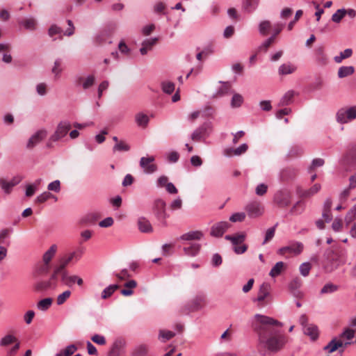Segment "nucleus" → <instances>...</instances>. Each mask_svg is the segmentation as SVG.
<instances>
[{"instance_id":"nucleus-1","label":"nucleus","mask_w":356,"mask_h":356,"mask_svg":"<svg viewBox=\"0 0 356 356\" xmlns=\"http://www.w3.org/2000/svg\"><path fill=\"white\" fill-rule=\"evenodd\" d=\"M254 318L253 327L258 335L259 343L273 353L284 349L289 338L280 330L282 323L272 317L259 314L254 316Z\"/></svg>"},{"instance_id":"nucleus-2","label":"nucleus","mask_w":356,"mask_h":356,"mask_svg":"<svg viewBox=\"0 0 356 356\" xmlns=\"http://www.w3.org/2000/svg\"><path fill=\"white\" fill-rule=\"evenodd\" d=\"M323 268L327 273H331L338 268L341 264L340 256L333 250H329L325 253Z\"/></svg>"},{"instance_id":"nucleus-3","label":"nucleus","mask_w":356,"mask_h":356,"mask_svg":"<svg viewBox=\"0 0 356 356\" xmlns=\"http://www.w3.org/2000/svg\"><path fill=\"white\" fill-rule=\"evenodd\" d=\"M57 286V277L55 275L51 274L47 280L36 279L33 284V289L36 292H44L49 290L55 289Z\"/></svg>"},{"instance_id":"nucleus-4","label":"nucleus","mask_w":356,"mask_h":356,"mask_svg":"<svg viewBox=\"0 0 356 356\" xmlns=\"http://www.w3.org/2000/svg\"><path fill=\"white\" fill-rule=\"evenodd\" d=\"M71 128V124L69 121H61L58 123L55 132L50 136L47 147H51V143L56 142L60 139L65 137Z\"/></svg>"},{"instance_id":"nucleus-5","label":"nucleus","mask_w":356,"mask_h":356,"mask_svg":"<svg viewBox=\"0 0 356 356\" xmlns=\"http://www.w3.org/2000/svg\"><path fill=\"white\" fill-rule=\"evenodd\" d=\"M270 286L266 282H264L259 287L257 293V297L253 300L254 302H258V306L263 307L270 302Z\"/></svg>"},{"instance_id":"nucleus-6","label":"nucleus","mask_w":356,"mask_h":356,"mask_svg":"<svg viewBox=\"0 0 356 356\" xmlns=\"http://www.w3.org/2000/svg\"><path fill=\"white\" fill-rule=\"evenodd\" d=\"M206 305V298L204 295H197L191 300L183 309V314H188L202 309Z\"/></svg>"},{"instance_id":"nucleus-7","label":"nucleus","mask_w":356,"mask_h":356,"mask_svg":"<svg viewBox=\"0 0 356 356\" xmlns=\"http://www.w3.org/2000/svg\"><path fill=\"white\" fill-rule=\"evenodd\" d=\"M247 215L250 218L261 217L264 213V207L258 201H252L245 207Z\"/></svg>"},{"instance_id":"nucleus-8","label":"nucleus","mask_w":356,"mask_h":356,"mask_svg":"<svg viewBox=\"0 0 356 356\" xmlns=\"http://www.w3.org/2000/svg\"><path fill=\"white\" fill-rule=\"evenodd\" d=\"M337 121L341 124H346L356 118V106L347 109L341 108L337 113Z\"/></svg>"},{"instance_id":"nucleus-9","label":"nucleus","mask_w":356,"mask_h":356,"mask_svg":"<svg viewBox=\"0 0 356 356\" xmlns=\"http://www.w3.org/2000/svg\"><path fill=\"white\" fill-rule=\"evenodd\" d=\"M212 131V124L211 122H205L196 129L191 134V139L197 142L204 139L209 136Z\"/></svg>"},{"instance_id":"nucleus-10","label":"nucleus","mask_w":356,"mask_h":356,"mask_svg":"<svg viewBox=\"0 0 356 356\" xmlns=\"http://www.w3.org/2000/svg\"><path fill=\"white\" fill-rule=\"evenodd\" d=\"M154 156H143L140 159V166L146 174H152L157 170V165L154 163Z\"/></svg>"},{"instance_id":"nucleus-11","label":"nucleus","mask_w":356,"mask_h":356,"mask_svg":"<svg viewBox=\"0 0 356 356\" xmlns=\"http://www.w3.org/2000/svg\"><path fill=\"white\" fill-rule=\"evenodd\" d=\"M304 248V245L301 242L293 241L288 245L284 246L277 250L278 254L284 255L286 253H290L294 255L300 254Z\"/></svg>"},{"instance_id":"nucleus-12","label":"nucleus","mask_w":356,"mask_h":356,"mask_svg":"<svg viewBox=\"0 0 356 356\" xmlns=\"http://www.w3.org/2000/svg\"><path fill=\"white\" fill-rule=\"evenodd\" d=\"M165 202L161 199L156 200L154 202V213L164 226L167 225L166 218L169 216L165 211Z\"/></svg>"},{"instance_id":"nucleus-13","label":"nucleus","mask_w":356,"mask_h":356,"mask_svg":"<svg viewBox=\"0 0 356 356\" xmlns=\"http://www.w3.org/2000/svg\"><path fill=\"white\" fill-rule=\"evenodd\" d=\"M275 204L280 207H286L291 204V195L288 191H279L273 197Z\"/></svg>"},{"instance_id":"nucleus-14","label":"nucleus","mask_w":356,"mask_h":356,"mask_svg":"<svg viewBox=\"0 0 356 356\" xmlns=\"http://www.w3.org/2000/svg\"><path fill=\"white\" fill-rule=\"evenodd\" d=\"M343 164L349 169H356V145L353 146L343 159Z\"/></svg>"},{"instance_id":"nucleus-15","label":"nucleus","mask_w":356,"mask_h":356,"mask_svg":"<svg viewBox=\"0 0 356 356\" xmlns=\"http://www.w3.org/2000/svg\"><path fill=\"white\" fill-rule=\"evenodd\" d=\"M47 136V131L45 129L38 130L35 132L28 140L26 147L28 149H32L42 140H44Z\"/></svg>"},{"instance_id":"nucleus-16","label":"nucleus","mask_w":356,"mask_h":356,"mask_svg":"<svg viewBox=\"0 0 356 356\" xmlns=\"http://www.w3.org/2000/svg\"><path fill=\"white\" fill-rule=\"evenodd\" d=\"M229 226L230 225L225 221L217 222L211 227V235L216 237H220Z\"/></svg>"},{"instance_id":"nucleus-17","label":"nucleus","mask_w":356,"mask_h":356,"mask_svg":"<svg viewBox=\"0 0 356 356\" xmlns=\"http://www.w3.org/2000/svg\"><path fill=\"white\" fill-rule=\"evenodd\" d=\"M51 266H48L46 264L42 262L38 263L33 270V276L35 279L40 278L41 277L45 276L49 272Z\"/></svg>"},{"instance_id":"nucleus-18","label":"nucleus","mask_w":356,"mask_h":356,"mask_svg":"<svg viewBox=\"0 0 356 356\" xmlns=\"http://www.w3.org/2000/svg\"><path fill=\"white\" fill-rule=\"evenodd\" d=\"M76 253L74 252L70 253L68 257H63L59 260V264L58 266H56L53 272V275H55V276L57 277L58 275L65 271L64 269L65 267L68 265V264L73 259V258L75 257Z\"/></svg>"},{"instance_id":"nucleus-19","label":"nucleus","mask_w":356,"mask_h":356,"mask_svg":"<svg viewBox=\"0 0 356 356\" xmlns=\"http://www.w3.org/2000/svg\"><path fill=\"white\" fill-rule=\"evenodd\" d=\"M315 61L318 65L324 66L328 63V58L325 53L323 47H318L314 51Z\"/></svg>"},{"instance_id":"nucleus-20","label":"nucleus","mask_w":356,"mask_h":356,"mask_svg":"<svg viewBox=\"0 0 356 356\" xmlns=\"http://www.w3.org/2000/svg\"><path fill=\"white\" fill-rule=\"evenodd\" d=\"M95 78L93 75H89L86 78L83 76H77L75 79V84L76 86L82 85L84 90L90 88L95 83Z\"/></svg>"},{"instance_id":"nucleus-21","label":"nucleus","mask_w":356,"mask_h":356,"mask_svg":"<svg viewBox=\"0 0 356 356\" xmlns=\"http://www.w3.org/2000/svg\"><path fill=\"white\" fill-rule=\"evenodd\" d=\"M342 347L343 341L341 339L334 338L323 348V350L329 353H332L338 349L339 350Z\"/></svg>"},{"instance_id":"nucleus-22","label":"nucleus","mask_w":356,"mask_h":356,"mask_svg":"<svg viewBox=\"0 0 356 356\" xmlns=\"http://www.w3.org/2000/svg\"><path fill=\"white\" fill-rule=\"evenodd\" d=\"M203 236V234L201 231H191L181 235L179 238V241H193L200 240Z\"/></svg>"},{"instance_id":"nucleus-23","label":"nucleus","mask_w":356,"mask_h":356,"mask_svg":"<svg viewBox=\"0 0 356 356\" xmlns=\"http://www.w3.org/2000/svg\"><path fill=\"white\" fill-rule=\"evenodd\" d=\"M124 345V342L123 340L116 339L111 348V350L108 353V356H120L122 351Z\"/></svg>"},{"instance_id":"nucleus-24","label":"nucleus","mask_w":356,"mask_h":356,"mask_svg":"<svg viewBox=\"0 0 356 356\" xmlns=\"http://www.w3.org/2000/svg\"><path fill=\"white\" fill-rule=\"evenodd\" d=\"M57 251V246L52 245L42 255V263L46 264L48 266H51L50 262L54 257Z\"/></svg>"},{"instance_id":"nucleus-25","label":"nucleus","mask_w":356,"mask_h":356,"mask_svg":"<svg viewBox=\"0 0 356 356\" xmlns=\"http://www.w3.org/2000/svg\"><path fill=\"white\" fill-rule=\"evenodd\" d=\"M57 251V246L52 245L42 255V263L46 264L48 266H51L50 262L54 257Z\"/></svg>"},{"instance_id":"nucleus-26","label":"nucleus","mask_w":356,"mask_h":356,"mask_svg":"<svg viewBox=\"0 0 356 356\" xmlns=\"http://www.w3.org/2000/svg\"><path fill=\"white\" fill-rule=\"evenodd\" d=\"M200 248V244L197 243H190L188 246L184 247L183 250L185 254L190 257H195L199 253Z\"/></svg>"},{"instance_id":"nucleus-27","label":"nucleus","mask_w":356,"mask_h":356,"mask_svg":"<svg viewBox=\"0 0 356 356\" xmlns=\"http://www.w3.org/2000/svg\"><path fill=\"white\" fill-rule=\"evenodd\" d=\"M234 91L232 90V85L229 82H223L221 86L214 94L215 97H220L224 95L232 94Z\"/></svg>"},{"instance_id":"nucleus-28","label":"nucleus","mask_w":356,"mask_h":356,"mask_svg":"<svg viewBox=\"0 0 356 356\" xmlns=\"http://www.w3.org/2000/svg\"><path fill=\"white\" fill-rule=\"evenodd\" d=\"M21 181V179L15 177L10 181H6L5 180H1V186L2 189L6 193H9L13 188L19 184Z\"/></svg>"},{"instance_id":"nucleus-29","label":"nucleus","mask_w":356,"mask_h":356,"mask_svg":"<svg viewBox=\"0 0 356 356\" xmlns=\"http://www.w3.org/2000/svg\"><path fill=\"white\" fill-rule=\"evenodd\" d=\"M259 0H243L242 8L244 11L251 13L257 8Z\"/></svg>"},{"instance_id":"nucleus-30","label":"nucleus","mask_w":356,"mask_h":356,"mask_svg":"<svg viewBox=\"0 0 356 356\" xmlns=\"http://www.w3.org/2000/svg\"><path fill=\"white\" fill-rule=\"evenodd\" d=\"M303 332L305 334L309 336L312 340H316L318 337V327L314 324L305 326Z\"/></svg>"},{"instance_id":"nucleus-31","label":"nucleus","mask_w":356,"mask_h":356,"mask_svg":"<svg viewBox=\"0 0 356 356\" xmlns=\"http://www.w3.org/2000/svg\"><path fill=\"white\" fill-rule=\"evenodd\" d=\"M246 238V234L244 232L238 233L235 235H227L225 238L231 241L232 245H238V244L242 243Z\"/></svg>"},{"instance_id":"nucleus-32","label":"nucleus","mask_w":356,"mask_h":356,"mask_svg":"<svg viewBox=\"0 0 356 356\" xmlns=\"http://www.w3.org/2000/svg\"><path fill=\"white\" fill-rule=\"evenodd\" d=\"M297 175V170L294 168H287L280 172V178L282 181H289L294 179Z\"/></svg>"},{"instance_id":"nucleus-33","label":"nucleus","mask_w":356,"mask_h":356,"mask_svg":"<svg viewBox=\"0 0 356 356\" xmlns=\"http://www.w3.org/2000/svg\"><path fill=\"white\" fill-rule=\"evenodd\" d=\"M321 186L320 184H315L310 188L302 191L301 193H300V195L305 198L310 197L316 194L321 190Z\"/></svg>"},{"instance_id":"nucleus-34","label":"nucleus","mask_w":356,"mask_h":356,"mask_svg":"<svg viewBox=\"0 0 356 356\" xmlns=\"http://www.w3.org/2000/svg\"><path fill=\"white\" fill-rule=\"evenodd\" d=\"M355 67L353 66H341L339 68L337 75L339 79H343L353 74Z\"/></svg>"},{"instance_id":"nucleus-35","label":"nucleus","mask_w":356,"mask_h":356,"mask_svg":"<svg viewBox=\"0 0 356 356\" xmlns=\"http://www.w3.org/2000/svg\"><path fill=\"white\" fill-rule=\"evenodd\" d=\"M296 92L293 90L287 91L280 99L279 106H287L292 103Z\"/></svg>"},{"instance_id":"nucleus-36","label":"nucleus","mask_w":356,"mask_h":356,"mask_svg":"<svg viewBox=\"0 0 356 356\" xmlns=\"http://www.w3.org/2000/svg\"><path fill=\"white\" fill-rule=\"evenodd\" d=\"M138 228L142 232H152V227L147 219L140 218L138 222Z\"/></svg>"},{"instance_id":"nucleus-37","label":"nucleus","mask_w":356,"mask_h":356,"mask_svg":"<svg viewBox=\"0 0 356 356\" xmlns=\"http://www.w3.org/2000/svg\"><path fill=\"white\" fill-rule=\"evenodd\" d=\"M53 299L51 298H46L40 300L37 303V308L40 311L45 312L51 306Z\"/></svg>"},{"instance_id":"nucleus-38","label":"nucleus","mask_w":356,"mask_h":356,"mask_svg":"<svg viewBox=\"0 0 356 356\" xmlns=\"http://www.w3.org/2000/svg\"><path fill=\"white\" fill-rule=\"evenodd\" d=\"M284 268V263L283 261H278L272 268L269 273V275L272 277L278 276Z\"/></svg>"},{"instance_id":"nucleus-39","label":"nucleus","mask_w":356,"mask_h":356,"mask_svg":"<svg viewBox=\"0 0 356 356\" xmlns=\"http://www.w3.org/2000/svg\"><path fill=\"white\" fill-rule=\"evenodd\" d=\"M137 124L140 127H145L149 122V118L147 115L139 113L135 117Z\"/></svg>"},{"instance_id":"nucleus-40","label":"nucleus","mask_w":356,"mask_h":356,"mask_svg":"<svg viewBox=\"0 0 356 356\" xmlns=\"http://www.w3.org/2000/svg\"><path fill=\"white\" fill-rule=\"evenodd\" d=\"M243 103V97L241 95L238 93H234L231 99V107L232 108H238Z\"/></svg>"},{"instance_id":"nucleus-41","label":"nucleus","mask_w":356,"mask_h":356,"mask_svg":"<svg viewBox=\"0 0 356 356\" xmlns=\"http://www.w3.org/2000/svg\"><path fill=\"white\" fill-rule=\"evenodd\" d=\"M119 288L118 284H111L105 288L102 292V298L106 299L112 296L116 289Z\"/></svg>"},{"instance_id":"nucleus-42","label":"nucleus","mask_w":356,"mask_h":356,"mask_svg":"<svg viewBox=\"0 0 356 356\" xmlns=\"http://www.w3.org/2000/svg\"><path fill=\"white\" fill-rule=\"evenodd\" d=\"M352 54L353 50L351 49H346L343 51L341 52L339 56H336L334 60L337 63H340L343 59L350 58Z\"/></svg>"},{"instance_id":"nucleus-43","label":"nucleus","mask_w":356,"mask_h":356,"mask_svg":"<svg viewBox=\"0 0 356 356\" xmlns=\"http://www.w3.org/2000/svg\"><path fill=\"white\" fill-rule=\"evenodd\" d=\"M76 349V347L72 344L67 346L64 350H62L59 353H56L55 356H70L74 353Z\"/></svg>"},{"instance_id":"nucleus-44","label":"nucleus","mask_w":356,"mask_h":356,"mask_svg":"<svg viewBox=\"0 0 356 356\" xmlns=\"http://www.w3.org/2000/svg\"><path fill=\"white\" fill-rule=\"evenodd\" d=\"M161 89L163 92L170 95L175 90V83L168 81H163L161 83Z\"/></svg>"},{"instance_id":"nucleus-45","label":"nucleus","mask_w":356,"mask_h":356,"mask_svg":"<svg viewBox=\"0 0 356 356\" xmlns=\"http://www.w3.org/2000/svg\"><path fill=\"white\" fill-rule=\"evenodd\" d=\"M17 342H18V339L15 336L11 335V334H7L1 339L0 346H6L13 343H17Z\"/></svg>"},{"instance_id":"nucleus-46","label":"nucleus","mask_w":356,"mask_h":356,"mask_svg":"<svg viewBox=\"0 0 356 356\" xmlns=\"http://www.w3.org/2000/svg\"><path fill=\"white\" fill-rule=\"evenodd\" d=\"M296 68L290 64H282L279 67V74L286 75L293 73Z\"/></svg>"},{"instance_id":"nucleus-47","label":"nucleus","mask_w":356,"mask_h":356,"mask_svg":"<svg viewBox=\"0 0 356 356\" xmlns=\"http://www.w3.org/2000/svg\"><path fill=\"white\" fill-rule=\"evenodd\" d=\"M19 24L24 26L26 29L34 30L35 29L36 22L33 18L30 17L20 21Z\"/></svg>"},{"instance_id":"nucleus-48","label":"nucleus","mask_w":356,"mask_h":356,"mask_svg":"<svg viewBox=\"0 0 356 356\" xmlns=\"http://www.w3.org/2000/svg\"><path fill=\"white\" fill-rule=\"evenodd\" d=\"M271 27V23L268 20H264L260 22L259 25V33L262 35H266L268 33V31Z\"/></svg>"},{"instance_id":"nucleus-49","label":"nucleus","mask_w":356,"mask_h":356,"mask_svg":"<svg viewBox=\"0 0 356 356\" xmlns=\"http://www.w3.org/2000/svg\"><path fill=\"white\" fill-rule=\"evenodd\" d=\"M338 289H339V286L337 285L334 284L332 283H327L321 289V294L331 293L337 291L338 290Z\"/></svg>"},{"instance_id":"nucleus-50","label":"nucleus","mask_w":356,"mask_h":356,"mask_svg":"<svg viewBox=\"0 0 356 356\" xmlns=\"http://www.w3.org/2000/svg\"><path fill=\"white\" fill-rule=\"evenodd\" d=\"M62 63V60L60 58H57L54 62L51 72L56 76H59L63 71Z\"/></svg>"},{"instance_id":"nucleus-51","label":"nucleus","mask_w":356,"mask_h":356,"mask_svg":"<svg viewBox=\"0 0 356 356\" xmlns=\"http://www.w3.org/2000/svg\"><path fill=\"white\" fill-rule=\"evenodd\" d=\"M356 218V204L350 209L345 216L346 224H350Z\"/></svg>"},{"instance_id":"nucleus-52","label":"nucleus","mask_w":356,"mask_h":356,"mask_svg":"<svg viewBox=\"0 0 356 356\" xmlns=\"http://www.w3.org/2000/svg\"><path fill=\"white\" fill-rule=\"evenodd\" d=\"M129 149V145L124 141H120L119 143H117L113 147V152H127Z\"/></svg>"},{"instance_id":"nucleus-53","label":"nucleus","mask_w":356,"mask_h":356,"mask_svg":"<svg viewBox=\"0 0 356 356\" xmlns=\"http://www.w3.org/2000/svg\"><path fill=\"white\" fill-rule=\"evenodd\" d=\"M346 15V9L341 8L337 10L332 16V20L335 23H339Z\"/></svg>"},{"instance_id":"nucleus-54","label":"nucleus","mask_w":356,"mask_h":356,"mask_svg":"<svg viewBox=\"0 0 356 356\" xmlns=\"http://www.w3.org/2000/svg\"><path fill=\"white\" fill-rule=\"evenodd\" d=\"M71 291L69 290L65 291L59 294L56 298V303L58 305H61L70 297Z\"/></svg>"},{"instance_id":"nucleus-55","label":"nucleus","mask_w":356,"mask_h":356,"mask_svg":"<svg viewBox=\"0 0 356 356\" xmlns=\"http://www.w3.org/2000/svg\"><path fill=\"white\" fill-rule=\"evenodd\" d=\"M277 226V223H276L275 226H273V227H270L266 230L265 238L262 243V245L266 244L274 237L275 233V228Z\"/></svg>"},{"instance_id":"nucleus-56","label":"nucleus","mask_w":356,"mask_h":356,"mask_svg":"<svg viewBox=\"0 0 356 356\" xmlns=\"http://www.w3.org/2000/svg\"><path fill=\"white\" fill-rule=\"evenodd\" d=\"M246 214L244 212H237L233 213L229 217V220L233 222H243L245 219Z\"/></svg>"},{"instance_id":"nucleus-57","label":"nucleus","mask_w":356,"mask_h":356,"mask_svg":"<svg viewBox=\"0 0 356 356\" xmlns=\"http://www.w3.org/2000/svg\"><path fill=\"white\" fill-rule=\"evenodd\" d=\"M275 41V35H271L269 38L266 40L259 47L258 51H266L268 48Z\"/></svg>"},{"instance_id":"nucleus-58","label":"nucleus","mask_w":356,"mask_h":356,"mask_svg":"<svg viewBox=\"0 0 356 356\" xmlns=\"http://www.w3.org/2000/svg\"><path fill=\"white\" fill-rule=\"evenodd\" d=\"M312 265L309 262H304L300 266L299 270L302 276L307 277L309 274Z\"/></svg>"},{"instance_id":"nucleus-59","label":"nucleus","mask_w":356,"mask_h":356,"mask_svg":"<svg viewBox=\"0 0 356 356\" xmlns=\"http://www.w3.org/2000/svg\"><path fill=\"white\" fill-rule=\"evenodd\" d=\"M175 335V332L169 330H160L159 332V338H162L163 341L172 339Z\"/></svg>"},{"instance_id":"nucleus-60","label":"nucleus","mask_w":356,"mask_h":356,"mask_svg":"<svg viewBox=\"0 0 356 356\" xmlns=\"http://www.w3.org/2000/svg\"><path fill=\"white\" fill-rule=\"evenodd\" d=\"M302 15L303 11L302 10H298L296 11L293 20L291 21L288 24L287 28L289 31L292 30L296 22L299 20V19L302 16Z\"/></svg>"},{"instance_id":"nucleus-61","label":"nucleus","mask_w":356,"mask_h":356,"mask_svg":"<svg viewBox=\"0 0 356 356\" xmlns=\"http://www.w3.org/2000/svg\"><path fill=\"white\" fill-rule=\"evenodd\" d=\"M91 340L98 344V345H101V346H104L106 343V338L103 336V335H100V334H94L92 337H91Z\"/></svg>"},{"instance_id":"nucleus-62","label":"nucleus","mask_w":356,"mask_h":356,"mask_svg":"<svg viewBox=\"0 0 356 356\" xmlns=\"http://www.w3.org/2000/svg\"><path fill=\"white\" fill-rule=\"evenodd\" d=\"M355 337V331L353 330L347 328L341 334L340 337L346 339V340H352Z\"/></svg>"},{"instance_id":"nucleus-63","label":"nucleus","mask_w":356,"mask_h":356,"mask_svg":"<svg viewBox=\"0 0 356 356\" xmlns=\"http://www.w3.org/2000/svg\"><path fill=\"white\" fill-rule=\"evenodd\" d=\"M47 188L49 191L59 192L60 190V182L59 180H55L49 184Z\"/></svg>"},{"instance_id":"nucleus-64","label":"nucleus","mask_w":356,"mask_h":356,"mask_svg":"<svg viewBox=\"0 0 356 356\" xmlns=\"http://www.w3.org/2000/svg\"><path fill=\"white\" fill-rule=\"evenodd\" d=\"M267 189H268L267 185H266L264 184H260L257 186V188L255 189V193L257 195L262 196L266 193Z\"/></svg>"}]
</instances>
